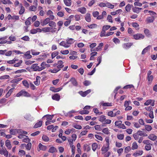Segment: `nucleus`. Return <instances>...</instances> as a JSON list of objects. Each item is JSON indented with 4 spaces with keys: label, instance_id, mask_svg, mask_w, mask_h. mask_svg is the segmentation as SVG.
<instances>
[{
    "label": "nucleus",
    "instance_id": "f257e3e1",
    "mask_svg": "<svg viewBox=\"0 0 157 157\" xmlns=\"http://www.w3.org/2000/svg\"><path fill=\"white\" fill-rule=\"evenodd\" d=\"M72 40H66V41H62L59 44L61 46L65 47H69L72 43Z\"/></svg>",
    "mask_w": 157,
    "mask_h": 157
},
{
    "label": "nucleus",
    "instance_id": "f03ea898",
    "mask_svg": "<svg viewBox=\"0 0 157 157\" xmlns=\"http://www.w3.org/2000/svg\"><path fill=\"white\" fill-rule=\"evenodd\" d=\"M31 68L33 69L35 71H40L42 70V68L38 66L37 64H33L31 66Z\"/></svg>",
    "mask_w": 157,
    "mask_h": 157
},
{
    "label": "nucleus",
    "instance_id": "7ed1b4c3",
    "mask_svg": "<svg viewBox=\"0 0 157 157\" xmlns=\"http://www.w3.org/2000/svg\"><path fill=\"white\" fill-rule=\"evenodd\" d=\"M91 92V90H88L84 92H83L82 91H80L79 92V93L80 95H81L83 97H85L86 95H87L88 94L90 93Z\"/></svg>",
    "mask_w": 157,
    "mask_h": 157
},
{
    "label": "nucleus",
    "instance_id": "20e7f679",
    "mask_svg": "<svg viewBox=\"0 0 157 157\" xmlns=\"http://www.w3.org/2000/svg\"><path fill=\"white\" fill-rule=\"evenodd\" d=\"M21 131L22 130L20 129H11L10 130V133L11 134L15 135L21 132Z\"/></svg>",
    "mask_w": 157,
    "mask_h": 157
},
{
    "label": "nucleus",
    "instance_id": "39448f33",
    "mask_svg": "<svg viewBox=\"0 0 157 157\" xmlns=\"http://www.w3.org/2000/svg\"><path fill=\"white\" fill-rule=\"evenodd\" d=\"M106 147L103 146L102 148L101 151H102V154H105L109 150V144H106Z\"/></svg>",
    "mask_w": 157,
    "mask_h": 157
},
{
    "label": "nucleus",
    "instance_id": "423d86ee",
    "mask_svg": "<svg viewBox=\"0 0 157 157\" xmlns=\"http://www.w3.org/2000/svg\"><path fill=\"white\" fill-rule=\"evenodd\" d=\"M143 152V151L142 150H139L138 151H136V152L133 153L132 154V155L134 157H137L138 156H140L141 155Z\"/></svg>",
    "mask_w": 157,
    "mask_h": 157
},
{
    "label": "nucleus",
    "instance_id": "0eeeda50",
    "mask_svg": "<svg viewBox=\"0 0 157 157\" xmlns=\"http://www.w3.org/2000/svg\"><path fill=\"white\" fill-rule=\"evenodd\" d=\"M135 39H144V36L141 34L138 33L133 35Z\"/></svg>",
    "mask_w": 157,
    "mask_h": 157
},
{
    "label": "nucleus",
    "instance_id": "6e6552de",
    "mask_svg": "<svg viewBox=\"0 0 157 157\" xmlns=\"http://www.w3.org/2000/svg\"><path fill=\"white\" fill-rule=\"evenodd\" d=\"M63 62L59 60L57 62V68L58 69H60L61 68H63L64 67V65L63 64Z\"/></svg>",
    "mask_w": 157,
    "mask_h": 157
},
{
    "label": "nucleus",
    "instance_id": "1a4fd4ad",
    "mask_svg": "<svg viewBox=\"0 0 157 157\" xmlns=\"http://www.w3.org/2000/svg\"><path fill=\"white\" fill-rule=\"evenodd\" d=\"M21 145L23 146H25L28 150H29L31 148L32 144L31 143H29L27 145L25 144H22Z\"/></svg>",
    "mask_w": 157,
    "mask_h": 157
},
{
    "label": "nucleus",
    "instance_id": "9d476101",
    "mask_svg": "<svg viewBox=\"0 0 157 157\" xmlns=\"http://www.w3.org/2000/svg\"><path fill=\"white\" fill-rule=\"evenodd\" d=\"M50 20V18H47L43 21V22L41 23V24L42 26L48 24V23H49Z\"/></svg>",
    "mask_w": 157,
    "mask_h": 157
},
{
    "label": "nucleus",
    "instance_id": "9b49d317",
    "mask_svg": "<svg viewBox=\"0 0 157 157\" xmlns=\"http://www.w3.org/2000/svg\"><path fill=\"white\" fill-rule=\"evenodd\" d=\"M148 138L154 141L156 139L157 136L154 134H151L148 136Z\"/></svg>",
    "mask_w": 157,
    "mask_h": 157
},
{
    "label": "nucleus",
    "instance_id": "f8f14e48",
    "mask_svg": "<svg viewBox=\"0 0 157 157\" xmlns=\"http://www.w3.org/2000/svg\"><path fill=\"white\" fill-rule=\"evenodd\" d=\"M62 89L61 88H56L54 87H52L50 88V90L54 92H57L60 90Z\"/></svg>",
    "mask_w": 157,
    "mask_h": 157
},
{
    "label": "nucleus",
    "instance_id": "ddd939ff",
    "mask_svg": "<svg viewBox=\"0 0 157 157\" xmlns=\"http://www.w3.org/2000/svg\"><path fill=\"white\" fill-rule=\"evenodd\" d=\"M85 20L88 22H90L91 21L90 14L89 13H87L85 17Z\"/></svg>",
    "mask_w": 157,
    "mask_h": 157
},
{
    "label": "nucleus",
    "instance_id": "4468645a",
    "mask_svg": "<svg viewBox=\"0 0 157 157\" xmlns=\"http://www.w3.org/2000/svg\"><path fill=\"white\" fill-rule=\"evenodd\" d=\"M60 96L58 94L54 95L52 97V98L54 100L59 101L60 99Z\"/></svg>",
    "mask_w": 157,
    "mask_h": 157
},
{
    "label": "nucleus",
    "instance_id": "2eb2a0df",
    "mask_svg": "<svg viewBox=\"0 0 157 157\" xmlns=\"http://www.w3.org/2000/svg\"><path fill=\"white\" fill-rule=\"evenodd\" d=\"M42 121H40L36 123L34 126V128H36L40 127L42 125Z\"/></svg>",
    "mask_w": 157,
    "mask_h": 157
},
{
    "label": "nucleus",
    "instance_id": "dca6fc26",
    "mask_svg": "<svg viewBox=\"0 0 157 157\" xmlns=\"http://www.w3.org/2000/svg\"><path fill=\"white\" fill-rule=\"evenodd\" d=\"M57 150L56 149L53 147H51L49 150L48 152L51 153H53L57 152Z\"/></svg>",
    "mask_w": 157,
    "mask_h": 157
},
{
    "label": "nucleus",
    "instance_id": "f3484780",
    "mask_svg": "<svg viewBox=\"0 0 157 157\" xmlns=\"http://www.w3.org/2000/svg\"><path fill=\"white\" fill-rule=\"evenodd\" d=\"M155 17L153 16L151 17H149L147 18L146 20L148 23L152 22L154 20Z\"/></svg>",
    "mask_w": 157,
    "mask_h": 157
},
{
    "label": "nucleus",
    "instance_id": "a211bd4d",
    "mask_svg": "<svg viewBox=\"0 0 157 157\" xmlns=\"http://www.w3.org/2000/svg\"><path fill=\"white\" fill-rule=\"evenodd\" d=\"M70 81L71 82L72 84L75 86H77L78 83L76 79L74 78H72L70 79Z\"/></svg>",
    "mask_w": 157,
    "mask_h": 157
},
{
    "label": "nucleus",
    "instance_id": "6ab92c4d",
    "mask_svg": "<svg viewBox=\"0 0 157 157\" xmlns=\"http://www.w3.org/2000/svg\"><path fill=\"white\" fill-rule=\"evenodd\" d=\"M137 133L139 136H146L147 135L144 133L142 131L139 130L137 132Z\"/></svg>",
    "mask_w": 157,
    "mask_h": 157
},
{
    "label": "nucleus",
    "instance_id": "aec40b11",
    "mask_svg": "<svg viewBox=\"0 0 157 157\" xmlns=\"http://www.w3.org/2000/svg\"><path fill=\"white\" fill-rule=\"evenodd\" d=\"M40 77L39 76H37L36 77V81L34 82V84L37 86H38L39 85L40 83Z\"/></svg>",
    "mask_w": 157,
    "mask_h": 157
},
{
    "label": "nucleus",
    "instance_id": "412c9836",
    "mask_svg": "<svg viewBox=\"0 0 157 157\" xmlns=\"http://www.w3.org/2000/svg\"><path fill=\"white\" fill-rule=\"evenodd\" d=\"M6 145L9 149H11V146L10 144V141L9 140H7L6 141Z\"/></svg>",
    "mask_w": 157,
    "mask_h": 157
},
{
    "label": "nucleus",
    "instance_id": "4be33fe9",
    "mask_svg": "<svg viewBox=\"0 0 157 157\" xmlns=\"http://www.w3.org/2000/svg\"><path fill=\"white\" fill-rule=\"evenodd\" d=\"M138 146L136 142H134L132 143V150H136L138 148Z\"/></svg>",
    "mask_w": 157,
    "mask_h": 157
},
{
    "label": "nucleus",
    "instance_id": "5701e85b",
    "mask_svg": "<svg viewBox=\"0 0 157 157\" xmlns=\"http://www.w3.org/2000/svg\"><path fill=\"white\" fill-rule=\"evenodd\" d=\"M39 148L40 150L45 151L46 149V147L45 146L42 145L41 143H40L39 144Z\"/></svg>",
    "mask_w": 157,
    "mask_h": 157
},
{
    "label": "nucleus",
    "instance_id": "b1692460",
    "mask_svg": "<svg viewBox=\"0 0 157 157\" xmlns=\"http://www.w3.org/2000/svg\"><path fill=\"white\" fill-rule=\"evenodd\" d=\"M52 29L51 27H45L42 29V30L44 32H50L51 29Z\"/></svg>",
    "mask_w": 157,
    "mask_h": 157
},
{
    "label": "nucleus",
    "instance_id": "393cba45",
    "mask_svg": "<svg viewBox=\"0 0 157 157\" xmlns=\"http://www.w3.org/2000/svg\"><path fill=\"white\" fill-rule=\"evenodd\" d=\"M151 47V46L150 45L148 46L147 47L144 48L142 52V54H144L145 53H146L147 51L150 49Z\"/></svg>",
    "mask_w": 157,
    "mask_h": 157
},
{
    "label": "nucleus",
    "instance_id": "a878e982",
    "mask_svg": "<svg viewBox=\"0 0 157 157\" xmlns=\"http://www.w3.org/2000/svg\"><path fill=\"white\" fill-rule=\"evenodd\" d=\"M83 148L84 150L87 151H89L90 149V147L87 144H85L84 145Z\"/></svg>",
    "mask_w": 157,
    "mask_h": 157
},
{
    "label": "nucleus",
    "instance_id": "bb28decb",
    "mask_svg": "<svg viewBox=\"0 0 157 157\" xmlns=\"http://www.w3.org/2000/svg\"><path fill=\"white\" fill-rule=\"evenodd\" d=\"M82 14H84L86 12V9L85 7H82L78 10Z\"/></svg>",
    "mask_w": 157,
    "mask_h": 157
},
{
    "label": "nucleus",
    "instance_id": "cd10ccee",
    "mask_svg": "<svg viewBox=\"0 0 157 157\" xmlns=\"http://www.w3.org/2000/svg\"><path fill=\"white\" fill-rule=\"evenodd\" d=\"M145 129L147 131H151L152 129V127L151 126L148 125H145Z\"/></svg>",
    "mask_w": 157,
    "mask_h": 157
},
{
    "label": "nucleus",
    "instance_id": "c85d7f7f",
    "mask_svg": "<svg viewBox=\"0 0 157 157\" xmlns=\"http://www.w3.org/2000/svg\"><path fill=\"white\" fill-rule=\"evenodd\" d=\"M65 4L67 6H70L71 5V0H64Z\"/></svg>",
    "mask_w": 157,
    "mask_h": 157
},
{
    "label": "nucleus",
    "instance_id": "c756f323",
    "mask_svg": "<svg viewBox=\"0 0 157 157\" xmlns=\"http://www.w3.org/2000/svg\"><path fill=\"white\" fill-rule=\"evenodd\" d=\"M20 5L21 6V8L19 12V14H22L24 13L25 9L24 7L22 6V4H21Z\"/></svg>",
    "mask_w": 157,
    "mask_h": 157
},
{
    "label": "nucleus",
    "instance_id": "7c9ffc66",
    "mask_svg": "<svg viewBox=\"0 0 157 157\" xmlns=\"http://www.w3.org/2000/svg\"><path fill=\"white\" fill-rule=\"evenodd\" d=\"M132 45V43H128L127 44H124L123 45L124 48H129Z\"/></svg>",
    "mask_w": 157,
    "mask_h": 157
},
{
    "label": "nucleus",
    "instance_id": "2f4dec72",
    "mask_svg": "<svg viewBox=\"0 0 157 157\" xmlns=\"http://www.w3.org/2000/svg\"><path fill=\"white\" fill-rule=\"evenodd\" d=\"M22 83L24 86L28 88L29 87V84L28 82L26 80H24L22 81Z\"/></svg>",
    "mask_w": 157,
    "mask_h": 157
},
{
    "label": "nucleus",
    "instance_id": "473e14b6",
    "mask_svg": "<svg viewBox=\"0 0 157 157\" xmlns=\"http://www.w3.org/2000/svg\"><path fill=\"white\" fill-rule=\"evenodd\" d=\"M153 79V75H150L147 76V79L149 83H150Z\"/></svg>",
    "mask_w": 157,
    "mask_h": 157
},
{
    "label": "nucleus",
    "instance_id": "72a5a7b5",
    "mask_svg": "<svg viewBox=\"0 0 157 157\" xmlns=\"http://www.w3.org/2000/svg\"><path fill=\"white\" fill-rule=\"evenodd\" d=\"M27 72V71L25 69H21V70H17L15 72H14V73L15 74H17V73H21L22 72Z\"/></svg>",
    "mask_w": 157,
    "mask_h": 157
},
{
    "label": "nucleus",
    "instance_id": "f704fd0d",
    "mask_svg": "<svg viewBox=\"0 0 157 157\" xmlns=\"http://www.w3.org/2000/svg\"><path fill=\"white\" fill-rule=\"evenodd\" d=\"M89 113L88 111L84 110H82L79 112V113L81 114H88Z\"/></svg>",
    "mask_w": 157,
    "mask_h": 157
},
{
    "label": "nucleus",
    "instance_id": "c9c22d12",
    "mask_svg": "<svg viewBox=\"0 0 157 157\" xmlns=\"http://www.w3.org/2000/svg\"><path fill=\"white\" fill-rule=\"evenodd\" d=\"M49 25L50 27H55L56 26V24L55 22L53 21H49Z\"/></svg>",
    "mask_w": 157,
    "mask_h": 157
},
{
    "label": "nucleus",
    "instance_id": "e433bc0d",
    "mask_svg": "<svg viewBox=\"0 0 157 157\" xmlns=\"http://www.w3.org/2000/svg\"><path fill=\"white\" fill-rule=\"evenodd\" d=\"M144 32L146 35L148 37H149L151 36V34L149 32V30L147 29H145L144 30Z\"/></svg>",
    "mask_w": 157,
    "mask_h": 157
},
{
    "label": "nucleus",
    "instance_id": "4c0bfd02",
    "mask_svg": "<svg viewBox=\"0 0 157 157\" xmlns=\"http://www.w3.org/2000/svg\"><path fill=\"white\" fill-rule=\"evenodd\" d=\"M102 132L105 134L107 135H108L110 133L108 129L106 128H104L102 130Z\"/></svg>",
    "mask_w": 157,
    "mask_h": 157
},
{
    "label": "nucleus",
    "instance_id": "58836bf2",
    "mask_svg": "<svg viewBox=\"0 0 157 157\" xmlns=\"http://www.w3.org/2000/svg\"><path fill=\"white\" fill-rule=\"evenodd\" d=\"M106 7L110 9H113L114 7V6L113 5L111 4L110 3L107 2L106 3Z\"/></svg>",
    "mask_w": 157,
    "mask_h": 157
},
{
    "label": "nucleus",
    "instance_id": "ea45409f",
    "mask_svg": "<svg viewBox=\"0 0 157 157\" xmlns=\"http://www.w3.org/2000/svg\"><path fill=\"white\" fill-rule=\"evenodd\" d=\"M105 119V116L104 115L101 116L99 119V120L102 122H104Z\"/></svg>",
    "mask_w": 157,
    "mask_h": 157
},
{
    "label": "nucleus",
    "instance_id": "a19ab883",
    "mask_svg": "<svg viewBox=\"0 0 157 157\" xmlns=\"http://www.w3.org/2000/svg\"><path fill=\"white\" fill-rule=\"evenodd\" d=\"M92 147L93 150L95 151L98 147V145L96 143H94L93 144Z\"/></svg>",
    "mask_w": 157,
    "mask_h": 157
},
{
    "label": "nucleus",
    "instance_id": "79ce46f5",
    "mask_svg": "<svg viewBox=\"0 0 157 157\" xmlns=\"http://www.w3.org/2000/svg\"><path fill=\"white\" fill-rule=\"evenodd\" d=\"M151 141L148 140H144L143 141V143L144 144L146 145H152V144H151Z\"/></svg>",
    "mask_w": 157,
    "mask_h": 157
},
{
    "label": "nucleus",
    "instance_id": "37998d69",
    "mask_svg": "<svg viewBox=\"0 0 157 157\" xmlns=\"http://www.w3.org/2000/svg\"><path fill=\"white\" fill-rule=\"evenodd\" d=\"M22 96L29 97L30 96V94L27 92L22 90Z\"/></svg>",
    "mask_w": 157,
    "mask_h": 157
},
{
    "label": "nucleus",
    "instance_id": "c03bdc74",
    "mask_svg": "<svg viewBox=\"0 0 157 157\" xmlns=\"http://www.w3.org/2000/svg\"><path fill=\"white\" fill-rule=\"evenodd\" d=\"M131 9V5L129 4L127 5L125 7V9L127 12H130Z\"/></svg>",
    "mask_w": 157,
    "mask_h": 157
},
{
    "label": "nucleus",
    "instance_id": "a18cd8bd",
    "mask_svg": "<svg viewBox=\"0 0 157 157\" xmlns=\"http://www.w3.org/2000/svg\"><path fill=\"white\" fill-rule=\"evenodd\" d=\"M43 140L46 142H48L49 140V138L46 135H43L42 137Z\"/></svg>",
    "mask_w": 157,
    "mask_h": 157
},
{
    "label": "nucleus",
    "instance_id": "49530a36",
    "mask_svg": "<svg viewBox=\"0 0 157 157\" xmlns=\"http://www.w3.org/2000/svg\"><path fill=\"white\" fill-rule=\"evenodd\" d=\"M97 25L96 24H94L90 25H87V26L90 29H93L96 28L97 27Z\"/></svg>",
    "mask_w": 157,
    "mask_h": 157
},
{
    "label": "nucleus",
    "instance_id": "de8ad7c7",
    "mask_svg": "<svg viewBox=\"0 0 157 157\" xmlns=\"http://www.w3.org/2000/svg\"><path fill=\"white\" fill-rule=\"evenodd\" d=\"M73 127L74 128L77 129H82V127L81 125L78 124H73Z\"/></svg>",
    "mask_w": 157,
    "mask_h": 157
},
{
    "label": "nucleus",
    "instance_id": "09e8293b",
    "mask_svg": "<svg viewBox=\"0 0 157 157\" xmlns=\"http://www.w3.org/2000/svg\"><path fill=\"white\" fill-rule=\"evenodd\" d=\"M103 43H100L99 46L96 48V50L97 51L101 50V47L103 46Z\"/></svg>",
    "mask_w": 157,
    "mask_h": 157
},
{
    "label": "nucleus",
    "instance_id": "8fccbe9b",
    "mask_svg": "<svg viewBox=\"0 0 157 157\" xmlns=\"http://www.w3.org/2000/svg\"><path fill=\"white\" fill-rule=\"evenodd\" d=\"M131 150V147L130 146H128L125 147L124 150V152L125 153H128Z\"/></svg>",
    "mask_w": 157,
    "mask_h": 157
},
{
    "label": "nucleus",
    "instance_id": "3c124183",
    "mask_svg": "<svg viewBox=\"0 0 157 157\" xmlns=\"http://www.w3.org/2000/svg\"><path fill=\"white\" fill-rule=\"evenodd\" d=\"M31 19V17H29L27 20L25 22V24L26 25H30L31 24V22L30 20Z\"/></svg>",
    "mask_w": 157,
    "mask_h": 157
},
{
    "label": "nucleus",
    "instance_id": "603ef678",
    "mask_svg": "<svg viewBox=\"0 0 157 157\" xmlns=\"http://www.w3.org/2000/svg\"><path fill=\"white\" fill-rule=\"evenodd\" d=\"M47 117V121H49V120H51L52 119V116L51 115H44L43 117Z\"/></svg>",
    "mask_w": 157,
    "mask_h": 157
},
{
    "label": "nucleus",
    "instance_id": "864d4df0",
    "mask_svg": "<svg viewBox=\"0 0 157 157\" xmlns=\"http://www.w3.org/2000/svg\"><path fill=\"white\" fill-rule=\"evenodd\" d=\"M103 106H112L111 103H105L102 104Z\"/></svg>",
    "mask_w": 157,
    "mask_h": 157
},
{
    "label": "nucleus",
    "instance_id": "5fc2aeb1",
    "mask_svg": "<svg viewBox=\"0 0 157 157\" xmlns=\"http://www.w3.org/2000/svg\"><path fill=\"white\" fill-rule=\"evenodd\" d=\"M133 136L134 138L136 140H138L139 139V138L140 137H139V136L138 135V134L137 133V132L133 134Z\"/></svg>",
    "mask_w": 157,
    "mask_h": 157
},
{
    "label": "nucleus",
    "instance_id": "6e6d98bb",
    "mask_svg": "<svg viewBox=\"0 0 157 157\" xmlns=\"http://www.w3.org/2000/svg\"><path fill=\"white\" fill-rule=\"evenodd\" d=\"M60 70V69L59 68L57 69H54L53 70H50V71L51 72L53 73H56L59 71Z\"/></svg>",
    "mask_w": 157,
    "mask_h": 157
},
{
    "label": "nucleus",
    "instance_id": "4d7b16f0",
    "mask_svg": "<svg viewBox=\"0 0 157 157\" xmlns=\"http://www.w3.org/2000/svg\"><path fill=\"white\" fill-rule=\"evenodd\" d=\"M110 26L109 25H106L102 27V30H106L109 29L110 27Z\"/></svg>",
    "mask_w": 157,
    "mask_h": 157
},
{
    "label": "nucleus",
    "instance_id": "13d9d810",
    "mask_svg": "<svg viewBox=\"0 0 157 157\" xmlns=\"http://www.w3.org/2000/svg\"><path fill=\"white\" fill-rule=\"evenodd\" d=\"M117 138L120 140H122L124 139V135L123 134H120L117 135Z\"/></svg>",
    "mask_w": 157,
    "mask_h": 157
},
{
    "label": "nucleus",
    "instance_id": "bf43d9fd",
    "mask_svg": "<svg viewBox=\"0 0 157 157\" xmlns=\"http://www.w3.org/2000/svg\"><path fill=\"white\" fill-rule=\"evenodd\" d=\"M67 140L70 145H73L74 140L73 139H71L70 138H68Z\"/></svg>",
    "mask_w": 157,
    "mask_h": 157
},
{
    "label": "nucleus",
    "instance_id": "052dcab7",
    "mask_svg": "<svg viewBox=\"0 0 157 157\" xmlns=\"http://www.w3.org/2000/svg\"><path fill=\"white\" fill-rule=\"evenodd\" d=\"M151 145H146L145 146V149L147 151H148L150 150L151 149Z\"/></svg>",
    "mask_w": 157,
    "mask_h": 157
},
{
    "label": "nucleus",
    "instance_id": "680f3d73",
    "mask_svg": "<svg viewBox=\"0 0 157 157\" xmlns=\"http://www.w3.org/2000/svg\"><path fill=\"white\" fill-rule=\"evenodd\" d=\"M10 78V76L8 75H5L0 77V79H7Z\"/></svg>",
    "mask_w": 157,
    "mask_h": 157
},
{
    "label": "nucleus",
    "instance_id": "e2e57ef3",
    "mask_svg": "<svg viewBox=\"0 0 157 157\" xmlns=\"http://www.w3.org/2000/svg\"><path fill=\"white\" fill-rule=\"evenodd\" d=\"M71 148V151L72 153V155H74L75 154V146L73 145H72L71 146H70Z\"/></svg>",
    "mask_w": 157,
    "mask_h": 157
},
{
    "label": "nucleus",
    "instance_id": "0e129e2a",
    "mask_svg": "<svg viewBox=\"0 0 157 157\" xmlns=\"http://www.w3.org/2000/svg\"><path fill=\"white\" fill-rule=\"evenodd\" d=\"M152 100L150 99L147 100L144 103V105H148L152 102Z\"/></svg>",
    "mask_w": 157,
    "mask_h": 157
},
{
    "label": "nucleus",
    "instance_id": "69168bd1",
    "mask_svg": "<svg viewBox=\"0 0 157 157\" xmlns=\"http://www.w3.org/2000/svg\"><path fill=\"white\" fill-rule=\"evenodd\" d=\"M107 20H108V21L111 23H113V21L112 20V16L109 15H108Z\"/></svg>",
    "mask_w": 157,
    "mask_h": 157
},
{
    "label": "nucleus",
    "instance_id": "338daca9",
    "mask_svg": "<svg viewBox=\"0 0 157 157\" xmlns=\"http://www.w3.org/2000/svg\"><path fill=\"white\" fill-rule=\"evenodd\" d=\"M122 123V121H116L115 122V125L117 126H119V125L120 126Z\"/></svg>",
    "mask_w": 157,
    "mask_h": 157
},
{
    "label": "nucleus",
    "instance_id": "774afa93",
    "mask_svg": "<svg viewBox=\"0 0 157 157\" xmlns=\"http://www.w3.org/2000/svg\"><path fill=\"white\" fill-rule=\"evenodd\" d=\"M60 52L63 54H67L69 53V51L68 50H66L63 51H61Z\"/></svg>",
    "mask_w": 157,
    "mask_h": 157
}]
</instances>
